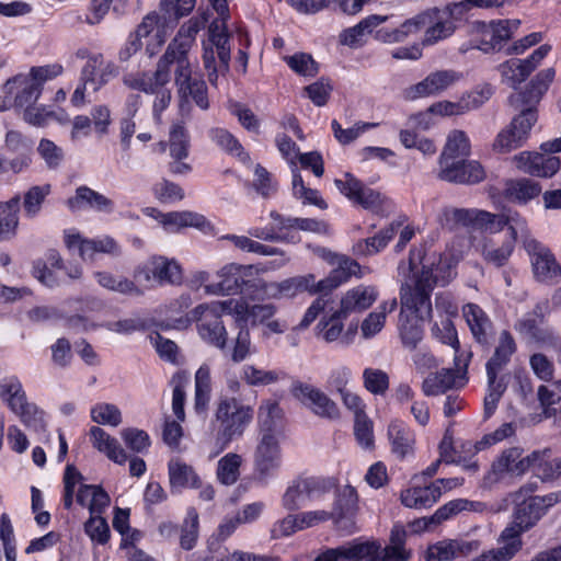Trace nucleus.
Masks as SVG:
<instances>
[{"instance_id": "obj_1", "label": "nucleus", "mask_w": 561, "mask_h": 561, "mask_svg": "<svg viewBox=\"0 0 561 561\" xmlns=\"http://www.w3.org/2000/svg\"><path fill=\"white\" fill-rule=\"evenodd\" d=\"M253 416L254 411L250 405L232 397H221L209 422V433L217 448L210 457L219 455L233 440L242 437Z\"/></svg>"}, {"instance_id": "obj_2", "label": "nucleus", "mask_w": 561, "mask_h": 561, "mask_svg": "<svg viewBox=\"0 0 561 561\" xmlns=\"http://www.w3.org/2000/svg\"><path fill=\"white\" fill-rule=\"evenodd\" d=\"M220 21H213L208 27V39L203 42V65L213 85L217 84L219 73L229 70L231 48L227 20L229 19V0H209Z\"/></svg>"}, {"instance_id": "obj_3", "label": "nucleus", "mask_w": 561, "mask_h": 561, "mask_svg": "<svg viewBox=\"0 0 561 561\" xmlns=\"http://www.w3.org/2000/svg\"><path fill=\"white\" fill-rule=\"evenodd\" d=\"M398 272L404 277L401 286H409L416 293H427L428 300L435 285L446 286L456 276V272L446 261L425 263L421 249H412L408 261L400 262Z\"/></svg>"}, {"instance_id": "obj_4", "label": "nucleus", "mask_w": 561, "mask_h": 561, "mask_svg": "<svg viewBox=\"0 0 561 561\" xmlns=\"http://www.w3.org/2000/svg\"><path fill=\"white\" fill-rule=\"evenodd\" d=\"M400 304V339L404 347L413 350L423 339L422 322L432 317V301L428 300L427 293H416L409 286H401Z\"/></svg>"}, {"instance_id": "obj_5", "label": "nucleus", "mask_w": 561, "mask_h": 561, "mask_svg": "<svg viewBox=\"0 0 561 561\" xmlns=\"http://www.w3.org/2000/svg\"><path fill=\"white\" fill-rule=\"evenodd\" d=\"M62 70L64 68L59 64L32 67L28 73H19L7 80L4 84L5 93H14V107L26 108L32 106L42 94L44 83L60 76Z\"/></svg>"}, {"instance_id": "obj_6", "label": "nucleus", "mask_w": 561, "mask_h": 561, "mask_svg": "<svg viewBox=\"0 0 561 561\" xmlns=\"http://www.w3.org/2000/svg\"><path fill=\"white\" fill-rule=\"evenodd\" d=\"M336 263L337 266L331 271L329 276L318 283H314L312 274L290 277L279 282L283 298H291L302 291L316 294L318 291L333 290L359 271L358 263L352 259L341 256Z\"/></svg>"}, {"instance_id": "obj_7", "label": "nucleus", "mask_w": 561, "mask_h": 561, "mask_svg": "<svg viewBox=\"0 0 561 561\" xmlns=\"http://www.w3.org/2000/svg\"><path fill=\"white\" fill-rule=\"evenodd\" d=\"M173 26L165 15L160 16L157 12L148 13L135 32L129 34L126 43L119 49L118 59L128 61L141 49L142 38H147L146 50L148 55L153 56L164 44L168 32Z\"/></svg>"}, {"instance_id": "obj_8", "label": "nucleus", "mask_w": 561, "mask_h": 561, "mask_svg": "<svg viewBox=\"0 0 561 561\" xmlns=\"http://www.w3.org/2000/svg\"><path fill=\"white\" fill-rule=\"evenodd\" d=\"M190 321L197 323L199 337L210 346L220 351L227 348L228 332L221 316L208 304H201L187 314Z\"/></svg>"}, {"instance_id": "obj_9", "label": "nucleus", "mask_w": 561, "mask_h": 561, "mask_svg": "<svg viewBox=\"0 0 561 561\" xmlns=\"http://www.w3.org/2000/svg\"><path fill=\"white\" fill-rule=\"evenodd\" d=\"M291 393L304 407L321 419L336 421L341 417L337 403L313 385L295 381Z\"/></svg>"}, {"instance_id": "obj_10", "label": "nucleus", "mask_w": 561, "mask_h": 561, "mask_svg": "<svg viewBox=\"0 0 561 561\" xmlns=\"http://www.w3.org/2000/svg\"><path fill=\"white\" fill-rule=\"evenodd\" d=\"M537 122V113L533 108L523 111L515 116L511 124L503 128L493 142V149L497 152H510L522 147L529 137L534 124Z\"/></svg>"}, {"instance_id": "obj_11", "label": "nucleus", "mask_w": 561, "mask_h": 561, "mask_svg": "<svg viewBox=\"0 0 561 561\" xmlns=\"http://www.w3.org/2000/svg\"><path fill=\"white\" fill-rule=\"evenodd\" d=\"M527 472L526 456L523 449L511 447L504 449L491 463L490 470L483 478V485L491 488L507 476L520 477Z\"/></svg>"}, {"instance_id": "obj_12", "label": "nucleus", "mask_w": 561, "mask_h": 561, "mask_svg": "<svg viewBox=\"0 0 561 561\" xmlns=\"http://www.w3.org/2000/svg\"><path fill=\"white\" fill-rule=\"evenodd\" d=\"M470 355H456V369H442L439 373L430 374L422 383V391L426 397H434L447 390L463 386L466 382L467 366Z\"/></svg>"}, {"instance_id": "obj_13", "label": "nucleus", "mask_w": 561, "mask_h": 561, "mask_svg": "<svg viewBox=\"0 0 561 561\" xmlns=\"http://www.w3.org/2000/svg\"><path fill=\"white\" fill-rule=\"evenodd\" d=\"M134 278L138 282H154L159 285L179 284L182 279V271L175 260L165 256H152L134 271Z\"/></svg>"}, {"instance_id": "obj_14", "label": "nucleus", "mask_w": 561, "mask_h": 561, "mask_svg": "<svg viewBox=\"0 0 561 561\" xmlns=\"http://www.w3.org/2000/svg\"><path fill=\"white\" fill-rule=\"evenodd\" d=\"M175 65V84L179 90L190 85L195 79L192 78V67L188 59V53L167 49L159 59L156 69V81L162 84H169L171 80V65Z\"/></svg>"}, {"instance_id": "obj_15", "label": "nucleus", "mask_w": 561, "mask_h": 561, "mask_svg": "<svg viewBox=\"0 0 561 561\" xmlns=\"http://www.w3.org/2000/svg\"><path fill=\"white\" fill-rule=\"evenodd\" d=\"M282 451L277 437L270 431L264 432L254 451V472L259 480L265 481L280 467Z\"/></svg>"}, {"instance_id": "obj_16", "label": "nucleus", "mask_w": 561, "mask_h": 561, "mask_svg": "<svg viewBox=\"0 0 561 561\" xmlns=\"http://www.w3.org/2000/svg\"><path fill=\"white\" fill-rule=\"evenodd\" d=\"M334 184L340 193L355 205L370 211H379L382 206V195L378 191L366 186L351 173H345L343 179H335Z\"/></svg>"}, {"instance_id": "obj_17", "label": "nucleus", "mask_w": 561, "mask_h": 561, "mask_svg": "<svg viewBox=\"0 0 561 561\" xmlns=\"http://www.w3.org/2000/svg\"><path fill=\"white\" fill-rule=\"evenodd\" d=\"M551 50L550 45H541L525 59L512 58L499 66L502 81L516 89L539 66Z\"/></svg>"}, {"instance_id": "obj_18", "label": "nucleus", "mask_w": 561, "mask_h": 561, "mask_svg": "<svg viewBox=\"0 0 561 561\" xmlns=\"http://www.w3.org/2000/svg\"><path fill=\"white\" fill-rule=\"evenodd\" d=\"M534 276L537 280L557 284L561 280V265L552 251L539 241L528 249Z\"/></svg>"}, {"instance_id": "obj_19", "label": "nucleus", "mask_w": 561, "mask_h": 561, "mask_svg": "<svg viewBox=\"0 0 561 561\" xmlns=\"http://www.w3.org/2000/svg\"><path fill=\"white\" fill-rule=\"evenodd\" d=\"M66 244L69 250H77L84 261H93L98 253L112 256H118L122 253L118 242L110 236L83 239L79 234H68Z\"/></svg>"}, {"instance_id": "obj_20", "label": "nucleus", "mask_w": 561, "mask_h": 561, "mask_svg": "<svg viewBox=\"0 0 561 561\" xmlns=\"http://www.w3.org/2000/svg\"><path fill=\"white\" fill-rule=\"evenodd\" d=\"M461 75L455 70H439L430 73L419 83L404 90V98L413 101L420 98L436 95L459 81Z\"/></svg>"}, {"instance_id": "obj_21", "label": "nucleus", "mask_w": 561, "mask_h": 561, "mask_svg": "<svg viewBox=\"0 0 561 561\" xmlns=\"http://www.w3.org/2000/svg\"><path fill=\"white\" fill-rule=\"evenodd\" d=\"M438 178L443 181L458 184H476L485 179L483 167L474 160H448L439 163Z\"/></svg>"}, {"instance_id": "obj_22", "label": "nucleus", "mask_w": 561, "mask_h": 561, "mask_svg": "<svg viewBox=\"0 0 561 561\" xmlns=\"http://www.w3.org/2000/svg\"><path fill=\"white\" fill-rule=\"evenodd\" d=\"M516 168L523 173L537 178H552L560 169V159L539 152L523 151L514 156Z\"/></svg>"}, {"instance_id": "obj_23", "label": "nucleus", "mask_w": 561, "mask_h": 561, "mask_svg": "<svg viewBox=\"0 0 561 561\" xmlns=\"http://www.w3.org/2000/svg\"><path fill=\"white\" fill-rule=\"evenodd\" d=\"M519 20L492 21L481 25V41L474 47L484 51L500 50L502 44L508 41L512 34L519 27Z\"/></svg>"}, {"instance_id": "obj_24", "label": "nucleus", "mask_w": 561, "mask_h": 561, "mask_svg": "<svg viewBox=\"0 0 561 561\" xmlns=\"http://www.w3.org/2000/svg\"><path fill=\"white\" fill-rule=\"evenodd\" d=\"M251 273V265L228 264L218 271V283L207 286L211 294L234 295L242 293L244 278Z\"/></svg>"}, {"instance_id": "obj_25", "label": "nucleus", "mask_w": 561, "mask_h": 561, "mask_svg": "<svg viewBox=\"0 0 561 561\" xmlns=\"http://www.w3.org/2000/svg\"><path fill=\"white\" fill-rule=\"evenodd\" d=\"M462 317L474 339L481 345H489L494 335V327L486 312L477 304L462 306Z\"/></svg>"}, {"instance_id": "obj_26", "label": "nucleus", "mask_w": 561, "mask_h": 561, "mask_svg": "<svg viewBox=\"0 0 561 561\" xmlns=\"http://www.w3.org/2000/svg\"><path fill=\"white\" fill-rule=\"evenodd\" d=\"M116 75V66L112 61L105 60L103 55L98 53L89 61H85L81 69L80 78L84 83H89L93 92H96Z\"/></svg>"}, {"instance_id": "obj_27", "label": "nucleus", "mask_w": 561, "mask_h": 561, "mask_svg": "<svg viewBox=\"0 0 561 561\" xmlns=\"http://www.w3.org/2000/svg\"><path fill=\"white\" fill-rule=\"evenodd\" d=\"M379 293L375 286L358 285L348 289L340 300V307L335 310L339 314L348 316L354 312H363L378 298Z\"/></svg>"}, {"instance_id": "obj_28", "label": "nucleus", "mask_w": 561, "mask_h": 561, "mask_svg": "<svg viewBox=\"0 0 561 561\" xmlns=\"http://www.w3.org/2000/svg\"><path fill=\"white\" fill-rule=\"evenodd\" d=\"M424 12H430L432 14L430 20L426 22V26L423 28L424 34L421 41L422 46H434L454 35L457 30V25L450 19L444 16L440 13L439 8H430L424 10Z\"/></svg>"}, {"instance_id": "obj_29", "label": "nucleus", "mask_w": 561, "mask_h": 561, "mask_svg": "<svg viewBox=\"0 0 561 561\" xmlns=\"http://www.w3.org/2000/svg\"><path fill=\"white\" fill-rule=\"evenodd\" d=\"M527 471L529 469L541 481H552L561 476V458H552V450L543 448L531 451L526 456Z\"/></svg>"}, {"instance_id": "obj_30", "label": "nucleus", "mask_w": 561, "mask_h": 561, "mask_svg": "<svg viewBox=\"0 0 561 561\" xmlns=\"http://www.w3.org/2000/svg\"><path fill=\"white\" fill-rule=\"evenodd\" d=\"M388 439L397 458L404 459L413 454L415 435L404 422L394 420L389 424Z\"/></svg>"}, {"instance_id": "obj_31", "label": "nucleus", "mask_w": 561, "mask_h": 561, "mask_svg": "<svg viewBox=\"0 0 561 561\" xmlns=\"http://www.w3.org/2000/svg\"><path fill=\"white\" fill-rule=\"evenodd\" d=\"M272 220L277 221V228L296 236V242L299 241L295 231H308L318 234H328L329 225L325 221L317 220L313 218H299V217H285L279 213L273 210L270 213Z\"/></svg>"}, {"instance_id": "obj_32", "label": "nucleus", "mask_w": 561, "mask_h": 561, "mask_svg": "<svg viewBox=\"0 0 561 561\" xmlns=\"http://www.w3.org/2000/svg\"><path fill=\"white\" fill-rule=\"evenodd\" d=\"M209 16L210 14L208 11H202L190 19L180 27L176 36L168 45L167 49L188 53L195 43L197 33L206 25Z\"/></svg>"}, {"instance_id": "obj_33", "label": "nucleus", "mask_w": 561, "mask_h": 561, "mask_svg": "<svg viewBox=\"0 0 561 561\" xmlns=\"http://www.w3.org/2000/svg\"><path fill=\"white\" fill-rule=\"evenodd\" d=\"M162 226L170 232H176L187 227L207 232L213 228L204 215L191 210L165 213L162 217Z\"/></svg>"}, {"instance_id": "obj_34", "label": "nucleus", "mask_w": 561, "mask_h": 561, "mask_svg": "<svg viewBox=\"0 0 561 561\" xmlns=\"http://www.w3.org/2000/svg\"><path fill=\"white\" fill-rule=\"evenodd\" d=\"M442 496L437 483L425 486H412L403 490L400 495L401 503L409 508L422 510L433 506Z\"/></svg>"}, {"instance_id": "obj_35", "label": "nucleus", "mask_w": 561, "mask_h": 561, "mask_svg": "<svg viewBox=\"0 0 561 561\" xmlns=\"http://www.w3.org/2000/svg\"><path fill=\"white\" fill-rule=\"evenodd\" d=\"M90 438L92 446L100 453L117 465H124L128 457L118 440L105 432L102 427L92 426L90 428Z\"/></svg>"}, {"instance_id": "obj_36", "label": "nucleus", "mask_w": 561, "mask_h": 561, "mask_svg": "<svg viewBox=\"0 0 561 561\" xmlns=\"http://www.w3.org/2000/svg\"><path fill=\"white\" fill-rule=\"evenodd\" d=\"M67 205L71 210H78L84 205L96 211L112 213L114 209L112 199L84 185L76 190L75 196L68 198Z\"/></svg>"}, {"instance_id": "obj_37", "label": "nucleus", "mask_w": 561, "mask_h": 561, "mask_svg": "<svg viewBox=\"0 0 561 561\" xmlns=\"http://www.w3.org/2000/svg\"><path fill=\"white\" fill-rule=\"evenodd\" d=\"M476 543L463 540H442L428 547L426 561H449L459 557L468 556Z\"/></svg>"}, {"instance_id": "obj_38", "label": "nucleus", "mask_w": 561, "mask_h": 561, "mask_svg": "<svg viewBox=\"0 0 561 561\" xmlns=\"http://www.w3.org/2000/svg\"><path fill=\"white\" fill-rule=\"evenodd\" d=\"M505 227H507L510 232L508 237L505 239L513 240V245L519 241L525 251L539 242V240L533 236L528 220L517 210L511 208L506 209Z\"/></svg>"}, {"instance_id": "obj_39", "label": "nucleus", "mask_w": 561, "mask_h": 561, "mask_svg": "<svg viewBox=\"0 0 561 561\" xmlns=\"http://www.w3.org/2000/svg\"><path fill=\"white\" fill-rule=\"evenodd\" d=\"M545 515L536 497L530 495L515 506L513 519L510 524L515 526L516 529L526 533L535 527Z\"/></svg>"}, {"instance_id": "obj_40", "label": "nucleus", "mask_w": 561, "mask_h": 561, "mask_svg": "<svg viewBox=\"0 0 561 561\" xmlns=\"http://www.w3.org/2000/svg\"><path fill=\"white\" fill-rule=\"evenodd\" d=\"M169 481L172 490L197 489L202 480L195 469L179 459L170 460L168 465Z\"/></svg>"}, {"instance_id": "obj_41", "label": "nucleus", "mask_w": 561, "mask_h": 561, "mask_svg": "<svg viewBox=\"0 0 561 561\" xmlns=\"http://www.w3.org/2000/svg\"><path fill=\"white\" fill-rule=\"evenodd\" d=\"M76 501L82 507H88L90 514L104 513L111 504V497L101 485L80 484Z\"/></svg>"}, {"instance_id": "obj_42", "label": "nucleus", "mask_w": 561, "mask_h": 561, "mask_svg": "<svg viewBox=\"0 0 561 561\" xmlns=\"http://www.w3.org/2000/svg\"><path fill=\"white\" fill-rule=\"evenodd\" d=\"M514 250L513 240L504 239L500 242L494 238H484L481 245V255L488 264L502 267L508 263Z\"/></svg>"}, {"instance_id": "obj_43", "label": "nucleus", "mask_w": 561, "mask_h": 561, "mask_svg": "<svg viewBox=\"0 0 561 561\" xmlns=\"http://www.w3.org/2000/svg\"><path fill=\"white\" fill-rule=\"evenodd\" d=\"M542 187L538 182L524 178L508 181L506 183L504 194L511 202L519 205H526L531 199L539 196Z\"/></svg>"}, {"instance_id": "obj_44", "label": "nucleus", "mask_w": 561, "mask_h": 561, "mask_svg": "<svg viewBox=\"0 0 561 561\" xmlns=\"http://www.w3.org/2000/svg\"><path fill=\"white\" fill-rule=\"evenodd\" d=\"M524 533L508 524L497 538L499 548L492 549L495 553V561H510L523 547L522 535Z\"/></svg>"}, {"instance_id": "obj_45", "label": "nucleus", "mask_w": 561, "mask_h": 561, "mask_svg": "<svg viewBox=\"0 0 561 561\" xmlns=\"http://www.w3.org/2000/svg\"><path fill=\"white\" fill-rule=\"evenodd\" d=\"M358 496L356 490L351 485H345L337 494L331 511L333 522L342 526L343 520H351L357 511Z\"/></svg>"}, {"instance_id": "obj_46", "label": "nucleus", "mask_w": 561, "mask_h": 561, "mask_svg": "<svg viewBox=\"0 0 561 561\" xmlns=\"http://www.w3.org/2000/svg\"><path fill=\"white\" fill-rule=\"evenodd\" d=\"M168 145L173 160H184L188 157L191 136L183 121H175L171 124Z\"/></svg>"}, {"instance_id": "obj_47", "label": "nucleus", "mask_w": 561, "mask_h": 561, "mask_svg": "<svg viewBox=\"0 0 561 561\" xmlns=\"http://www.w3.org/2000/svg\"><path fill=\"white\" fill-rule=\"evenodd\" d=\"M479 209L445 207L438 216L442 227L455 230L458 227H474L478 220Z\"/></svg>"}, {"instance_id": "obj_48", "label": "nucleus", "mask_w": 561, "mask_h": 561, "mask_svg": "<svg viewBox=\"0 0 561 561\" xmlns=\"http://www.w3.org/2000/svg\"><path fill=\"white\" fill-rule=\"evenodd\" d=\"M398 307L396 298L381 302L375 311L368 313L360 324V332L365 339L374 337L385 327L387 313H391Z\"/></svg>"}, {"instance_id": "obj_49", "label": "nucleus", "mask_w": 561, "mask_h": 561, "mask_svg": "<svg viewBox=\"0 0 561 561\" xmlns=\"http://www.w3.org/2000/svg\"><path fill=\"white\" fill-rule=\"evenodd\" d=\"M0 399L13 413L28 402L22 382L16 376H9L0 380Z\"/></svg>"}, {"instance_id": "obj_50", "label": "nucleus", "mask_w": 561, "mask_h": 561, "mask_svg": "<svg viewBox=\"0 0 561 561\" xmlns=\"http://www.w3.org/2000/svg\"><path fill=\"white\" fill-rule=\"evenodd\" d=\"M93 276L98 284L105 289L135 297L144 294L136 283L127 277H116L112 273L103 271L94 272Z\"/></svg>"}, {"instance_id": "obj_51", "label": "nucleus", "mask_w": 561, "mask_h": 561, "mask_svg": "<svg viewBox=\"0 0 561 561\" xmlns=\"http://www.w3.org/2000/svg\"><path fill=\"white\" fill-rule=\"evenodd\" d=\"M20 195L13 196L5 203H0V239L12 238L19 225Z\"/></svg>"}, {"instance_id": "obj_52", "label": "nucleus", "mask_w": 561, "mask_h": 561, "mask_svg": "<svg viewBox=\"0 0 561 561\" xmlns=\"http://www.w3.org/2000/svg\"><path fill=\"white\" fill-rule=\"evenodd\" d=\"M472 505L473 503L468 500L458 499L450 501L436 510L431 517L419 519L416 525L419 529H428L432 525H438L462 511L470 510Z\"/></svg>"}, {"instance_id": "obj_53", "label": "nucleus", "mask_w": 561, "mask_h": 561, "mask_svg": "<svg viewBox=\"0 0 561 561\" xmlns=\"http://www.w3.org/2000/svg\"><path fill=\"white\" fill-rule=\"evenodd\" d=\"M242 457L236 453L222 456L216 467V479L222 485H233L240 478Z\"/></svg>"}, {"instance_id": "obj_54", "label": "nucleus", "mask_w": 561, "mask_h": 561, "mask_svg": "<svg viewBox=\"0 0 561 561\" xmlns=\"http://www.w3.org/2000/svg\"><path fill=\"white\" fill-rule=\"evenodd\" d=\"M209 304L220 316L224 313L233 316L237 328L247 325L251 307H249L243 298H229L221 301H211Z\"/></svg>"}, {"instance_id": "obj_55", "label": "nucleus", "mask_w": 561, "mask_h": 561, "mask_svg": "<svg viewBox=\"0 0 561 561\" xmlns=\"http://www.w3.org/2000/svg\"><path fill=\"white\" fill-rule=\"evenodd\" d=\"M470 153V140L461 130H453L448 137L443 152L439 157V163L448 162Z\"/></svg>"}, {"instance_id": "obj_56", "label": "nucleus", "mask_w": 561, "mask_h": 561, "mask_svg": "<svg viewBox=\"0 0 561 561\" xmlns=\"http://www.w3.org/2000/svg\"><path fill=\"white\" fill-rule=\"evenodd\" d=\"M401 224L398 221L391 222L388 227L382 229L379 233L371 238H367L357 243V251L364 255H374L387 247L389 241L394 237Z\"/></svg>"}, {"instance_id": "obj_57", "label": "nucleus", "mask_w": 561, "mask_h": 561, "mask_svg": "<svg viewBox=\"0 0 561 561\" xmlns=\"http://www.w3.org/2000/svg\"><path fill=\"white\" fill-rule=\"evenodd\" d=\"M208 137L227 153L236 156L242 161L249 159L240 141L227 129L220 127L211 128L208 131Z\"/></svg>"}, {"instance_id": "obj_58", "label": "nucleus", "mask_w": 561, "mask_h": 561, "mask_svg": "<svg viewBox=\"0 0 561 561\" xmlns=\"http://www.w3.org/2000/svg\"><path fill=\"white\" fill-rule=\"evenodd\" d=\"M336 548L341 561H360L366 558L371 559V556L379 551L380 547L373 541L353 540Z\"/></svg>"}, {"instance_id": "obj_59", "label": "nucleus", "mask_w": 561, "mask_h": 561, "mask_svg": "<svg viewBox=\"0 0 561 561\" xmlns=\"http://www.w3.org/2000/svg\"><path fill=\"white\" fill-rule=\"evenodd\" d=\"M50 184L31 186L23 195L24 216L35 218L42 210L46 197L50 194Z\"/></svg>"}, {"instance_id": "obj_60", "label": "nucleus", "mask_w": 561, "mask_h": 561, "mask_svg": "<svg viewBox=\"0 0 561 561\" xmlns=\"http://www.w3.org/2000/svg\"><path fill=\"white\" fill-rule=\"evenodd\" d=\"M388 20L387 15L373 14L363 19L358 24L345 30L341 35L342 44L353 46L366 33H371L375 27L385 23Z\"/></svg>"}, {"instance_id": "obj_61", "label": "nucleus", "mask_w": 561, "mask_h": 561, "mask_svg": "<svg viewBox=\"0 0 561 561\" xmlns=\"http://www.w3.org/2000/svg\"><path fill=\"white\" fill-rule=\"evenodd\" d=\"M516 352V343L512 334L504 330L499 337V344L495 347L493 356L488 360L486 368L501 370Z\"/></svg>"}, {"instance_id": "obj_62", "label": "nucleus", "mask_w": 561, "mask_h": 561, "mask_svg": "<svg viewBox=\"0 0 561 561\" xmlns=\"http://www.w3.org/2000/svg\"><path fill=\"white\" fill-rule=\"evenodd\" d=\"M554 76L556 71L553 68H547L538 72L530 81L527 91L522 95L523 102L527 104L537 103L547 92ZM518 96H520V94H518Z\"/></svg>"}, {"instance_id": "obj_63", "label": "nucleus", "mask_w": 561, "mask_h": 561, "mask_svg": "<svg viewBox=\"0 0 561 561\" xmlns=\"http://www.w3.org/2000/svg\"><path fill=\"white\" fill-rule=\"evenodd\" d=\"M102 514L103 513L90 514V517L83 525L85 535L93 543L100 546L106 545L111 539L110 526Z\"/></svg>"}, {"instance_id": "obj_64", "label": "nucleus", "mask_w": 561, "mask_h": 561, "mask_svg": "<svg viewBox=\"0 0 561 561\" xmlns=\"http://www.w3.org/2000/svg\"><path fill=\"white\" fill-rule=\"evenodd\" d=\"M92 421L100 425L117 427L123 422L119 408L113 403L100 402L90 410Z\"/></svg>"}]
</instances>
